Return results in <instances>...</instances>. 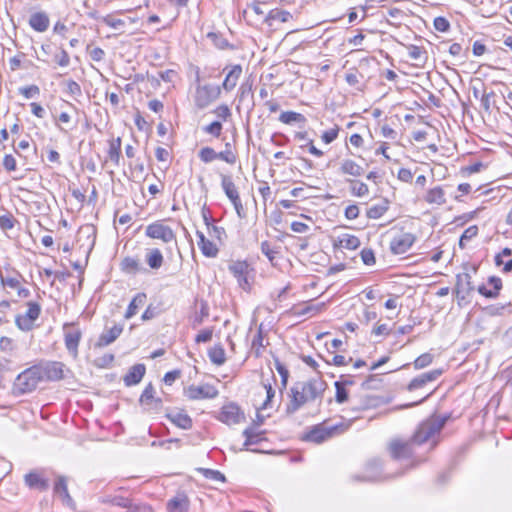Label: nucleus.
Listing matches in <instances>:
<instances>
[{"instance_id": "ddd939ff", "label": "nucleus", "mask_w": 512, "mask_h": 512, "mask_svg": "<svg viewBox=\"0 0 512 512\" xmlns=\"http://www.w3.org/2000/svg\"><path fill=\"white\" fill-rule=\"evenodd\" d=\"M185 394L190 400L213 399L218 395V390L209 384L201 386L190 385L185 390Z\"/></svg>"}, {"instance_id": "412c9836", "label": "nucleus", "mask_w": 512, "mask_h": 512, "mask_svg": "<svg viewBox=\"0 0 512 512\" xmlns=\"http://www.w3.org/2000/svg\"><path fill=\"white\" fill-rule=\"evenodd\" d=\"M360 244V240L357 236L348 233L340 234L333 240V246L335 248H345L348 250H355Z\"/></svg>"}, {"instance_id": "aec40b11", "label": "nucleus", "mask_w": 512, "mask_h": 512, "mask_svg": "<svg viewBox=\"0 0 512 512\" xmlns=\"http://www.w3.org/2000/svg\"><path fill=\"white\" fill-rule=\"evenodd\" d=\"M166 417L177 427L181 429H190L192 427L191 417L183 410H173L166 414Z\"/></svg>"}, {"instance_id": "7c9ffc66", "label": "nucleus", "mask_w": 512, "mask_h": 512, "mask_svg": "<svg viewBox=\"0 0 512 512\" xmlns=\"http://www.w3.org/2000/svg\"><path fill=\"white\" fill-rule=\"evenodd\" d=\"M292 18H293V16L289 11L281 10V9H272L264 17V22L267 25L271 26L272 22L275 20L285 23V22H288Z\"/></svg>"}, {"instance_id": "c85d7f7f", "label": "nucleus", "mask_w": 512, "mask_h": 512, "mask_svg": "<svg viewBox=\"0 0 512 512\" xmlns=\"http://www.w3.org/2000/svg\"><path fill=\"white\" fill-rule=\"evenodd\" d=\"M196 235L199 238L198 247L202 254L207 257H216L219 251L217 246L208 240L202 232L197 231Z\"/></svg>"}, {"instance_id": "3c124183", "label": "nucleus", "mask_w": 512, "mask_h": 512, "mask_svg": "<svg viewBox=\"0 0 512 512\" xmlns=\"http://www.w3.org/2000/svg\"><path fill=\"white\" fill-rule=\"evenodd\" d=\"M335 388H336V396H335L336 401L340 404L347 401L348 400V392L344 387V383L341 381H336Z\"/></svg>"}, {"instance_id": "4468645a", "label": "nucleus", "mask_w": 512, "mask_h": 512, "mask_svg": "<svg viewBox=\"0 0 512 512\" xmlns=\"http://www.w3.org/2000/svg\"><path fill=\"white\" fill-rule=\"evenodd\" d=\"M243 419L244 413L234 403L224 405L219 414V420L227 425L238 424Z\"/></svg>"}, {"instance_id": "dca6fc26", "label": "nucleus", "mask_w": 512, "mask_h": 512, "mask_svg": "<svg viewBox=\"0 0 512 512\" xmlns=\"http://www.w3.org/2000/svg\"><path fill=\"white\" fill-rule=\"evenodd\" d=\"M474 291L471 275L469 273H460L457 275L455 292L459 300L464 301L471 292Z\"/></svg>"}, {"instance_id": "b1692460", "label": "nucleus", "mask_w": 512, "mask_h": 512, "mask_svg": "<svg viewBox=\"0 0 512 512\" xmlns=\"http://www.w3.org/2000/svg\"><path fill=\"white\" fill-rule=\"evenodd\" d=\"M25 484L31 488L39 491H46L49 488V482L44 479L41 474L37 472H30L24 477Z\"/></svg>"}, {"instance_id": "6e6d98bb", "label": "nucleus", "mask_w": 512, "mask_h": 512, "mask_svg": "<svg viewBox=\"0 0 512 512\" xmlns=\"http://www.w3.org/2000/svg\"><path fill=\"white\" fill-rule=\"evenodd\" d=\"M19 93L23 95L26 99H31L40 94V89L37 85H30L26 87H21L19 89Z\"/></svg>"}, {"instance_id": "393cba45", "label": "nucleus", "mask_w": 512, "mask_h": 512, "mask_svg": "<svg viewBox=\"0 0 512 512\" xmlns=\"http://www.w3.org/2000/svg\"><path fill=\"white\" fill-rule=\"evenodd\" d=\"M488 284L491 285L493 289H488L485 285H480L477 290L484 297L494 299L499 295V291L502 288V280L497 276H491L488 279Z\"/></svg>"}, {"instance_id": "f8f14e48", "label": "nucleus", "mask_w": 512, "mask_h": 512, "mask_svg": "<svg viewBox=\"0 0 512 512\" xmlns=\"http://www.w3.org/2000/svg\"><path fill=\"white\" fill-rule=\"evenodd\" d=\"M64 342L68 352L76 358L78 355V346L82 337L80 329L76 328L74 324L66 323L63 327Z\"/></svg>"}, {"instance_id": "2eb2a0df", "label": "nucleus", "mask_w": 512, "mask_h": 512, "mask_svg": "<svg viewBox=\"0 0 512 512\" xmlns=\"http://www.w3.org/2000/svg\"><path fill=\"white\" fill-rule=\"evenodd\" d=\"M414 241V235L410 233H399L391 240L390 248L394 254H403L408 251Z\"/></svg>"}, {"instance_id": "8fccbe9b", "label": "nucleus", "mask_w": 512, "mask_h": 512, "mask_svg": "<svg viewBox=\"0 0 512 512\" xmlns=\"http://www.w3.org/2000/svg\"><path fill=\"white\" fill-rule=\"evenodd\" d=\"M387 210V206L385 204L373 205L367 210V217L370 219H378L380 218Z\"/></svg>"}, {"instance_id": "338daca9", "label": "nucleus", "mask_w": 512, "mask_h": 512, "mask_svg": "<svg viewBox=\"0 0 512 512\" xmlns=\"http://www.w3.org/2000/svg\"><path fill=\"white\" fill-rule=\"evenodd\" d=\"M361 259L365 265L375 264V255L372 249H363L360 252Z\"/></svg>"}, {"instance_id": "f03ea898", "label": "nucleus", "mask_w": 512, "mask_h": 512, "mask_svg": "<svg viewBox=\"0 0 512 512\" xmlns=\"http://www.w3.org/2000/svg\"><path fill=\"white\" fill-rule=\"evenodd\" d=\"M446 418L433 416L418 427V448L431 451L438 443V435L445 425Z\"/></svg>"}, {"instance_id": "774afa93", "label": "nucleus", "mask_w": 512, "mask_h": 512, "mask_svg": "<svg viewBox=\"0 0 512 512\" xmlns=\"http://www.w3.org/2000/svg\"><path fill=\"white\" fill-rule=\"evenodd\" d=\"M208 38L212 40L217 48L225 49L228 46V41L217 33H209Z\"/></svg>"}, {"instance_id": "423d86ee", "label": "nucleus", "mask_w": 512, "mask_h": 512, "mask_svg": "<svg viewBox=\"0 0 512 512\" xmlns=\"http://www.w3.org/2000/svg\"><path fill=\"white\" fill-rule=\"evenodd\" d=\"M228 270L236 278L241 289H251L254 269L246 261H232L228 265Z\"/></svg>"}, {"instance_id": "09e8293b", "label": "nucleus", "mask_w": 512, "mask_h": 512, "mask_svg": "<svg viewBox=\"0 0 512 512\" xmlns=\"http://www.w3.org/2000/svg\"><path fill=\"white\" fill-rule=\"evenodd\" d=\"M199 471L204 475L205 478L213 480L225 482V476L218 470L200 468Z\"/></svg>"}, {"instance_id": "4d7b16f0", "label": "nucleus", "mask_w": 512, "mask_h": 512, "mask_svg": "<svg viewBox=\"0 0 512 512\" xmlns=\"http://www.w3.org/2000/svg\"><path fill=\"white\" fill-rule=\"evenodd\" d=\"M54 61L61 67H67L70 64V57L66 50L60 49L54 56Z\"/></svg>"}, {"instance_id": "c9c22d12", "label": "nucleus", "mask_w": 512, "mask_h": 512, "mask_svg": "<svg viewBox=\"0 0 512 512\" xmlns=\"http://www.w3.org/2000/svg\"><path fill=\"white\" fill-rule=\"evenodd\" d=\"M121 268L128 274H137L143 269L140 261L133 257H125L121 262Z\"/></svg>"}, {"instance_id": "a19ab883", "label": "nucleus", "mask_w": 512, "mask_h": 512, "mask_svg": "<svg viewBox=\"0 0 512 512\" xmlns=\"http://www.w3.org/2000/svg\"><path fill=\"white\" fill-rule=\"evenodd\" d=\"M425 200L429 204L441 205L445 202L444 192L439 187L433 188L427 192Z\"/></svg>"}, {"instance_id": "49530a36", "label": "nucleus", "mask_w": 512, "mask_h": 512, "mask_svg": "<svg viewBox=\"0 0 512 512\" xmlns=\"http://www.w3.org/2000/svg\"><path fill=\"white\" fill-rule=\"evenodd\" d=\"M217 159L223 160L226 163L233 165L236 163L237 156L232 152L230 144L226 143L225 150L217 152Z\"/></svg>"}, {"instance_id": "c756f323", "label": "nucleus", "mask_w": 512, "mask_h": 512, "mask_svg": "<svg viewBox=\"0 0 512 512\" xmlns=\"http://www.w3.org/2000/svg\"><path fill=\"white\" fill-rule=\"evenodd\" d=\"M439 98L424 87L418 89V107L424 105L427 108L438 106Z\"/></svg>"}, {"instance_id": "de8ad7c7", "label": "nucleus", "mask_w": 512, "mask_h": 512, "mask_svg": "<svg viewBox=\"0 0 512 512\" xmlns=\"http://www.w3.org/2000/svg\"><path fill=\"white\" fill-rule=\"evenodd\" d=\"M198 156L202 162L210 163L217 159V152L211 147H203Z\"/></svg>"}, {"instance_id": "4be33fe9", "label": "nucleus", "mask_w": 512, "mask_h": 512, "mask_svg": "<svg viewBox=\"0 0 512 512\" xmlns=\"http://www.w3.org/2000/svg\"><path fill=\"white\" fill-rule=\"evenodd\" d=\"M145 372L146 367L144 364L133 365L123 378L124 384L128 387L138 384L144 377Z\"/></svg>"}, {"instance_id": "2f4dec72", "label": "nucleus", "mask_w": 512, "mask_h": 512, "mask_svg": "<svg viewBox=\"0 0 512 512\" xmlns=\"http://www.w3.org/2000/svg\"><path fill=\"white\" fill-rule=\"evenodd\" d=\"M146 262L151 269H159L164 262L161 251L158 248L149 249L146 254Z\"/></svg>"}, {"instance_id": "ea45409f", "label": "nucleus", "mask_w": 512, "mask_h": 512, "mask_svg": "<svg viewBox=\"0 0 512 512\" xmlns=\"http://www.w3.org/2000/svg\"><path fill=\"white\" fill-rule=\"evenodd\" d=\"M261 252L268 258L271 265L275 266L276 255L279 254L280 247L272 246L268 241H263L260 246Z\"/></svg>"}, {"instance_id": "69168bd1", "label": "nucleus", "mask_w": 512, "mask_h": 512, "mask_svg": "<svg viewBox=\"0 0 512 512\" xmlns=\"http://www.w3.org/2000/svg\"><path fill=\"white\" fill-rule=\"evenodd\" d=\"M154 387L152 384H148L144 391L142 392L141 394V397H140V402L141 403H145V404H148L149 401H152L154 400Z\"/></svg>"}, {"instance_id": "603ef678", "label": "nucleus", "mask_w": 512, "mask_h": 512, "mask_svg": "<svg viewBox=\"0 0 512 512\" xmlns=\"http://www.w3.org/2000/svg\"><path fill=\"white\" fill-rule=\"evenodd\" d=\"M101 21L113 29H120L125 24L124 20L114 18L112 15H106L101 17Z\"/></svg>"}, {"instance_id": "4c0bfd02", "label": "nucleus", "mask_w": 512, "mask_h": 512, "mask_svg": "<svg viewBox=\"0 0 512 512\" xmlns=\"http://www.w3.org/2000/svg\"><path fill=\"white\" fill-rule=\"evenodd\" d=\"M442 373V369H433L431 371L418 374V389L429 382L436 381L442 375Z\"/></svg>"}, {"instance_id": "e2e57ef3", "label": "nucleus", "mask_w": 512, "mask_h": 512, "mask_svg": "<svg viewBox=\"0 0 512 512\" xmlns=\"http://www.w3.org/2000/svg\"><path fill=\"white\" fill-rule=\"evenodd\" d=\"M66 92L74 97H78L82 94L80 85L74 80H68L66 82Z\"/></svg>"}, {"instance_id": "c03bdc74", "label": "nucleus", "mask_w": 512, "mask_h": 512, "mask_svg": "<svg viewBox=\"0 0 512 512\" xmlns=\"http://www.w3.org/2000/svg\"><path fill=\"white\" fill-rule=\"evenodd\" d=\"M350 191L354 196L363 197L369 193L368 186L361 181L349 180Z\"/></svg>"}, {"instance_id": "72a5a7b5", "label": "nucleus", "mask_w": 512, "mask_h": 512, "mask_svg": "<svg viewBox=\"0 0 512 512\" xmlns=\"http://www.w3.org/2000/svg\"><path fill=\"white\" fill-rule=\"evenodd\" d=\"M146 298L147 296L145 293L136 294L135 297L130 302V304L128 305L127 311L125 313V318L130 319L134 315H136L138 308L144 305Z\"/></svg>"}, {"instance_id": "5701e85b", "label": "nucleus", "mask_w": 512, "mask_h": 512, "mask_svg": "<svg viewBox=\"0 0 512 512\" xmlns=\"http://www.w3.org/2000/svg\"><path fill=\"white\" fill-rule=\"evenodd\" d=\"M50 24V19L45 12H35L29 18L30 27L37 32H45Z\"/></svg>"}, {"instance_id": "39448f33", "label": "nucleus", "mask_w": 512, "mask_h": 512, "mask_svg": "<svg viewBox=\"0 0 512 512\" xmlns=\"http://www.w3.org/2000/svg\"><path fill=\"white\" fill-rule=\"evenodd\" d=\"M416 446V432L408 439L395 438L390 441L388 451L391 457L395 460L410 459Z\"/></svg>"}, {"instance_id": "cd10ccee", "label": "nucleus", "mask_w": 512, "mask_h": 512, "mask_svg": "<svg viewBox=\"0 0 512 512\" xmlns=\"http://www.w3.org/2000/svg\"><path fill=\"white\" fill-rule=\"evenodd\" d=\"M382 462L378 459L371 460L367 464L366 473L363 476V480L366 481H380L386 479L387 477H383L381 474Z\"/></svg>"}, {"instance_id": "052dcab7", "label": "nucleus", "mask_w": 512, "mask_h": 512, "mask_svg": "<svg viewBox=\"0 0 512 512\" xmlns=\"http://www.w3.org/2000/svg\"><path fill=\"white\" fill-rule=\"evenodd\" d=\"M204 132L219 137L222 131V124L219 121H214L203 128Z\"/></svg>"}, {"instance_id": "a878e982", "label": "nucleus", "mask_w": 512, "mask_h": 512, "mask_svg": "<svg viewBox=\"0 0 512 512\" xmlns=\"http://www.w3.org/2000/svg\"><path fill=\"white\" fill-rule=\"evenodd\" d=\"M123 327L121 325H114L107 331H104L98 338L96 347H105L113 343L122 333Z\"/></svg>"}, {"instance_id": "9d476101", "label": "nucleus", "mask_w": 512, "mask_h": 512, "mask_svg": "<svg viewBox=\"0 0 512 512\" xmlns=\"http://www.w3.org/2000/svg\"><path fill=\"white\" fill-rule=\"evenodd\" d=\"M28 310L23 315H17L15 318L16 326L22 331H30L34 327V322L38 319L41 307L36 302H28Z\"/></svg>"}, {"instance_id": "a18cd8bd", "label": "nucleus", "mask_w": 512, "mask_h": 512, "mask_svg": "<svg viewBox=\"0 0 512 512\" xmlns=\"http://www.w3.org/2000/svg\"><path fill=\"white\" fill-rule=\"evenodd\" d=\"M436 130L426 122L418 120V143L425 140L428 136H433Z\"/></svg>"}, {"instance_id": "13d9d810", "label": "nucleus", "mask_w": 512, "mask_h": 512, "mask_svg": "<svg viewBox=\"0 0 512 512\" xmlns=\"http://www.w3.org/2000/svg\"><path fill=\"white\" fill-rule=\"evenodd\" d=\"M15 218L12 214L7 213L0 216V228L2 230H10L14 227Z\"/></svg>"}, {"instance_id": "0eeeda50", "label": "nucleus", "mask_w": 512, "mask_h": 512, "mask_svg": "<svg viewBox=\"0 0 512 512\" xmlns=\"http://www.w3.org/2000/svg\"><path fill=\"white\" fill-rule=\"evenodd\" d=\"M221 87L211 84L197 85L194 95V103L197 108L204 109L219 98Z\"/></svg>"}, {"instance_id": "6ab92c4d", "label": "nucleus", "mask_w": 512, "mask_h": 512, "mask_svg": "<svg viewBox=\"0 0 512 512\" xmlns=\"http://www.w3.org/2000/svg\"><path fill=\"white\" fill-rule=\"evenodd\" d=\"M264 431H257L254 426L247 427L243 431V436L245 437V442L243 444L242 450H249L251 445L259 444L262 440H264ZM252 452H258V450L250 449Z\"/></svg>"}, {"instance_id": "680f3d73", "label": "nucleus", "mask_w": 512, "mask_h": 512, "mask_svg": "<svg viewBox=\"0 0 512 512\" xmlns=\"http://www.w3.org/2000/svg\"><path fill=\"white\" fill-rule=\"evenodd\" d=\"M433 24L434 28L439 32H447L450 29V23L445 17H436Z\"/></svg>"}, {"instance_id": "0e129e2a", "label": "nucleus", "mask_w": 512, "mask_h": 512, "mask_svg": "<svg viewBox=\"0 0 512 512\" xmlns=\"http://www.w3.org/2000/svg\"><path fill=\"white\" fill-rule=\"evenodd\" d=\"M212 336H213V329L207 328V329L200 331L196 335L195 341H196V343H207L212 339Z\"/></svg>"}, {"instance_id": "5fc2aeb1", "label": "nucleus", "mask_w": 512, "mask_h": 512, "mask_svg": "<svg viewBox=\"0 0 512 512\" xmlns=\"http://www.w3.org/2000/svg\"><path fill=\"white\" fill-rule=\"evenodd\" d=\"M477 234H478V227L477 226L473 225V226L468 227L463 232V234H462V236L460 238V241H459L460 246L463 247L465 241H470L471 239L476 237Z\"/></svg>"}, {"instance_id": "864d4df0", "label": "nucleus", "mask_w": 512, "mask_h": 512, "mask_svg": "<svg viewBox=\"0 0 512 512\" xmlns=\"http://www.w3.org/2000/svg\"><path fill=\"white\" fill-rule=\"evenodd\" d=\"M263 325L261 324L258 328L257 334L254 336L252 340V348L255 349V353L257 355L260 354L259 350L260 348H263L265 345L263 343Z\"/></svg>"}, {"instance_id": "9b49d317", "label": "nucleus", "mask_w": 512, "mask_h": 512, "mask_svg": "<svg viewBox=\"0 0 512 512\" xmlns=\"http://www.w3.org/2000/svg\"><path fill=\"white\" fill-rule=\"evenodd\" d=\"M42 381H58L64 378V364L57 361L36 364Z\"/></svg>"}, {"instance_id": "f3484780", "label": "nucleus", "mask_w": 512, "mask_h": 512, "mask_svg": "<svg viewBox=\"0 0 512 512\" xmlns=\"http://www.w3.org/2000/svg\"><path fill=\"white\" fill-rule=\"evenodd\" d=\"M189 505L188 496L183 492H179L167 502L166 507L168 512H188Z\"/></svg>"}, {"instance_id": "473e14b6", "label": "nucleus", "mask_w": 512, "mask_h": 512, "mask_svg": "<svg viewBox=\"0 0 512 512\" xmlns=\"http://www.w3.org/2000/svg\"><path fill=\"white\" fill-rule=\"evenodd\" d=\"M340 171L343 174L351 175L354 177L361 176L364 172L363 168L351 159H345L342 161Z\"/></svg>"}, {"instance_id": "1a4fd4ad", "label": "nucleus", "mask_w": 512, "mask_h": 512, "mask_svg": "<svg viewBox=\"0 0 512 512\" xmlns=\"http://www.w3.org/2000/svg\"><path fill=\"white\" fill-rule=\"evenodd\" d=\"M145 235L151 239L161 240L164 243L176 241V235L172 228L160 220L149 224L145 229Z\"/></svg>"}, {"instance_id": "bb28decb", "label": "nucleus", "mask_w": 512, "mask_h": 512, "mask_svg": "<svg viewBox=\"0 0 512 512\" xmlns=\"http://www.w3.org/2000/svg\"><path fill=\"white\" fill-rule=\"evenodd\" d=\"M241 74H242L241 65L237 64V65L232 66L222 83V88L226 92L232 91L236 87Z\"/></svg>"}, {"instance_id": "6e6552de", "label": "nucleus", "mask_w": 512, "mask_h": 512, "mask_svg": "<svg viewBox=\"0 0 512 512\" xmlns=\"http://www.w3.org/2000/svg\"><path fill=\"white\" fill-rule=\"evenodd\" d=\"M220 177H221V187H222L225 195L233 204L237 215L240 218H243L245 216L244 208L242 205V201L240 199L238 189H237L235 183L233 182L232 176L226 175V174H221Z\"/></svg>"}, {"instance_id": "f257e3e1", "label": "nucleus", "mask_w": 512, "mask_h": 512, "mask_svg": "<svg viewBox=\"0 0 512 512\" xmlns=\"http://www.w3.org/2000/svg\"><path fill=\"white\" fill-rule=\"evenodd\" d=\"M326 388V382L320 377L295 383L290 388V401L286 406V413L292 415L306 403L321 401Z\"/></svg>"}, {"instance_id": "79ce46f5", "label": "nucleus", "mask_w": 512, "mask_h": 512, "mask_svg": "<svg viewBox=\"0 0 512 512\" xmlns=\"http://www.w3.org/2000/svg\"><path fill=\"white\" fill-rule=\"evenodd\" d=\"M208 355H209L210 361L216 365H222L226 360L225 351L222 348V346H220V345L212 347L209 350Z\"/></svg>"}, {"instance_id": "58836bf2", "label": "nucleus", "mask_w": 512, "mask_h": 512, "mask_svg": "<svg viewBox=\"0 0 512 512\" xmlns=\"http://www.w3.org/2000/svg\"><path fill=\"white\" fill-rule=\"evenodd\" d=\"M103 503H110L115 506L128 508L130 511L135 512L136 506H133L131 500L123 496H113L103 499Z\"/></svg>"}, {"instance_id": "bf43d9fd", "label": "nucleus", "mask_w": 512, "mask_h": 512, "mask_svg": "<svg viewBox=\"0 0 512 512\" xmlns=\"http://www.w3.org/2000/svg\"><path fill=\"white\" fill-rule=\"evenodd\" d=\"M338 133H339V128H338V126H335L332 129L324 131L321 136V139L325 144H330L338 137Z\"/></svg>"}, {"instance_id": "20e7f679", "label": "nucleus", "mask_w": 512, "mask_h": 512, "mask_svg": "<svg viewBox=\"0 0 512 512\" xmlns=\"http://www.w3.org/2000/svg\"><path fill=\"white\" fill-rule=\"evenodd\" d=\"M42 382L40 371L37 365H33L21 372L13 383V393L23 395L34 391Z\"/></svg>"}, {"instance_id": "f704fd0d", "label": "nucleus", "mask_w": 512, "mask_h": 512, "mask_svg": "<svg viewBox=\"0 0 512 512\" xmlns=\"http://www.w3.org/2000/svg\"><path fill=\"white\" fill-rule=\"evenodd\" d=\"M279 121L284 123V124H292V123H301V124H305L306 123V117L301 114V113H298V112H294V111H284L280 114L279 116Z\"/></svg>"}, {"instance_id": "37998d69", "label": "nucleus", "mask_w": 512, "mask_h": 512, "mask_svg": "<svg viewBox=\"0 0 512 512\" xmlns=\"http://www.w3.org/2000/svg\"><path fill=\"white\" fill-rule=\"evenodd\" d=\"M20 278L21 275L14 271L12 275L4 276L2 273H0V280L3 286H8L12 289H17L20 285Z\"/></svg>"}, {"instance_id": "a211bd4d", "label": "nucleus", "mask_w": 512, "mask_h": 512, "mask_svg": "<svg viewBox=\"0 0 512 512\" xmlns=\"http://www.w3.org/2000/svg\"><path fill=\"white\" fill-rule=\"evenodd\" d=\"M54 493L61 498L62 502L68 507L74 506V501L68 492L67 479L59 476L54 484Z\"/></svg>"}, {"instance_id": "e433bc0d", "label": "nucleus", "mask_w": 512, "mask_h": 512, "mask_svg": "<svg viewBox=\"0 0 512 512\" xmlns=\"http://www.w3.org/2000/svg\"><path fill=\"white\" fill-rule=\"evenodd\" d=\"M108 157L115 165H119L121 157V138L118 137L110 141Z\"/></svg>"}, {"instance_id": "7ed1b4c3", "label": "nucleus", "mask_w": 512, "mask_h": 512, "mask_svg": "<svg viewBox=\"0 0 512 512\" xmlns=\"http://www.w3.org/2000/svg\"><path fill=\"white\" fill-rule=\"evenodd\" d=\"M350 427L349 423L340 422L335 425H329L327 422L315 425L303 437L304 440L316 444L323 443L334 436L346 432Z\"/></svg>"}]
</instances>
